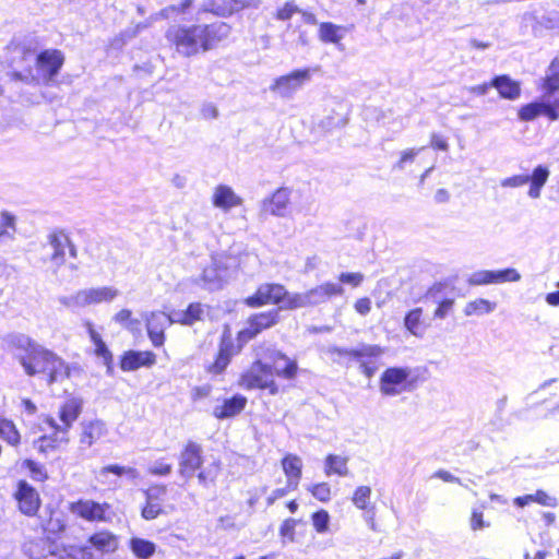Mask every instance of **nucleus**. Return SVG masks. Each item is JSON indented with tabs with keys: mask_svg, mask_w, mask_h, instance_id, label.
Wrapping results in <instances>:
<instances>
[{
	"mask_svg": "<svg viewBox=\"0 0 559 559\" xmlns=\"http://www.w3.org/2000/svg\"><path fill=\"white\" fill-rule=\"evenodd\" d=\"M343 294V287L332 282L322 283L305 292H289L282 283L264 282L258 285L252 294L245 297L242 304L249 309L276 306L275 309H280L281 312L314 307Z\"/></svg>",
	"mask_w": 559,
	"mask_h": 559,
	"instance_id": "obj_1",
	"label": "nucleus"
},
{
	"mask_svg": "<svg viewBox=\"0 0 559 559\" xmlns=\"http://www.w3.org/2000/svg\"><path fill=\"white\" fill-rule=\"evenodd\" d=\"M299 374V365L284 352L267 348L265 357L255 358L238 378V385L247 391L260 390L275 396L286 392L290 385L281 381L293 382Z\"/></svg>",
	"mask_w": 559,
	"mask_h": 559,
	"instance_id": "obj_2",
	"label": "nucleus"
},
{
	"mask_svg": "<svg viewBox=\"0 0 559 559\" xmlns=\"http://www.w3.org/2000/svg\"><path fill=\"white\" fill-rule=\"evenodd\" d=\"M16 360L28 377H40L52 384L71 376L70 366L53 350L44 347L29 337L14 344Z\"/></svg>",
	"mask_w": 559,
	"mask_h": 559,
	"instance_id": "obj_3",
	"label": "nucleus"
},
{
	"mask_svg": "<svg viewBox=\"0 0 559 559\" xmlns=\"http://www.w3.org/2000/svg\"><path fill=\"white\" fill-rule=\"evenodd\" d=\"M205 462L203 445L195 440H187L178 456L179 474L186 478L195 476L202 487H212L223 471V464L218 459Z\"/></svg>",
	"mask_w": 559,
	"mask_h": 559,
	"instance_id": "obj_4",
	"label": "nucleus"
},
{
	"mask_svg": "<svg viewBox=\"0 0 559 559\" xmlns=\"http://www.w3.org/2000/svg\"><path fill=\"white\" fill-rule=\"evenodd\" d=\"M224 24H204L178 27L167 33L168 40L185 56H194L213 49L223 39Z\"/></svg>",
	"mask_w": 559,
	"mask_h": 559,
	"instance_id": "obj_5",
	"label": "nucleus"
},
{
	"mask_svg": "<svg viewBox=\"0 0 559 559\" xmlns=\"http://www.w3.org/2000/svg\"><path fill=\"white\" fill-rule=\"evenodd\" d=\"M281 322L280 309H267L253 312L246 319V326L236 334L239 347L247 345L263 332L273 329Z\"/></svg>",
	"mask_w": 559,
	"mask_h": 559,
	"instance_id": "obj_6",
	"label": "nucleus"
},
{
	"mask_svg": "<svg viewBox=\"0 0 559 559\" xmlns=\"http://www.w3.org/2000/svg\"><path fill=\"white\" fill-rule=\"evenodd\" d=\"M418 377H413L411 370L404 367H389L379 379L380 392L384 396H395L411 392L417 388Z\"/></svg>",
	"mask_w": 559,
	"mask_h": 559,
	"instance_id": "obj_7",
	"label": "nucleus"
},
{
	"mask_svg": "<svg viewBox=\"0 0 559 559\" xmlns=\"http://www.w3.org/2000/svg\"><path fill=\"white\" fill-rule=\"evenodd\" d=\"M119 548V537L109 530H97L79 548L82 559H95L115 554Z\"/></svg>",
	"mask_w": 559,
	"mask_h": 559,
	"instance_id": "obj_8",
	"label": "nucleus"
},
{
	"mask_svg": "<svg viewBox=\"0 0 559 559\" xmlns=\"http://www.w3.org/2000/svg\"><path fill=\"white\" fill-rule=\"evenodd\" d=\"M383 354V348L379 345L364 344L358 348H345L340 350L343 358L355 360L359 364L361 372L368 378H372L378 370L377 359Z\"/></svg>",
	"mask_w": 559,
	"mask_h": 559,
	"instance_id": "obj_9",
	"label": "nucleus"
},
{
	"mask_svg": "<svg viewBox=\"0 0 559 559\" xmlns=\"http://www.w3.org/2000/svg\"><path fill=\"white\" fill-rule=\"evenodd\" d=\"M69 510L86 522L105 523L111 520V506L108 502L78 499L70 502Z\"/></svg>",
	"mask_w": 559,
	"mask_h": 559,
	"instance_id": "obj_10",
	"label": "nucleus"
},
{
	"mask_svg": "<svg viewBox=\"0 0 559 559\" xmlns=\"http://www.w3.org/2000/svg\"><path fill=\"white\" fill-rule=\"evenodd\" d=\"M64 61V53L56 48L44 49L37 53L35 67L39 78L46 85L55 82Z\"/></svg>",
	"mask_w": 559,
	"mask_h": 559,
	"instance_id": "obj_11",
	"label": "nucleus"
},
{
	"mask_svg": "<svg viewBox=\"0 0 559 559\" xmlns=\"http://www.w3.org/2000/svg\"><path fill=\"white\" fill-rule=\"evenodd\" d=\"M43 421L51 429V433H44L34 440L33 445L41 455L60 451L70 441L68 432L60 430L55 418L46 415Z\"/></svg>",
	"mask_w": 559,
	"mask_h": 559,
	"instance_id": "obj_12",
	"label": "nucleus"
},
{
	"mask_svg": "<svg viewBox=\"0 0 559 559\" xmlns=\"http://www.w3.org/2000/svg\"><path fill=\"white\" fill-rule=\"evenodd\" d=\"M549 169L545 165L536 166L531 175H514L501 181L502 187L518 188L530 183L528 195L532 199L540 197L542 188L549 178Z\"/></svg>",
	"mask_w": 559,
	"mask_h": 559,
	"instance_id": "obj_13",
	"label": "nucleus"
},
{
	"mask_svg": "<svg viewBox=\"0 0 559 559\" xmlns=\"http://www.w3.org/2000/svg\"><path fill=\"white\" fill-rule=\"evenodd\" d=\"M13 498L16 502L17 510L22 514L28 518L37 515L41 507V499L36 488L25 479H20L16 483Z\"/></svg>",
	"mask_w": 559,
	"mask_h": 559,
	"instance_id": "obj_14",
	"label": "nucleus"
},
{
	"mask_svg": "<svg viewBox=\"0 0 559 559\" xmlns=\"http://www.w3.org/2000/svg\"><path fill=\"white\" fill-rule=\"evenodd\" d=\"M47 240L51 248L49 260L53 266L59 267L66 263L67 252L73 259L78 257L76 247L64 230L56 229L51 231Z\"/></svg>",
	"mask_w": 559,
	"mask_h": 559,
	"instance_id": "obj_15",
	"label": "nucleus"
},
{
	"mask_svg": "<svg viewBox=\"0 0 559 559\" xmlns=\"http://www.w3.org/2000/svg\"><path fill=\"white\" fill-rule=\"evenodd\" d=\"M242 347L236 346L229 336H223L218 343L217 353L211 364L205 367V371L212 376H218L225 372L231 359Z\"/></svg>",
	"mask_w": 559,
	"mask_h": 559,
	"instance_id": "obj_16",
	"label": "nucleus"
},
{
	"mask_svg": "<svg viewBox=\"0 0 559 559\" xmlns=\"http://www.w3.org/2000/svg\"><path fill=\"white\" fill-rule=\"evenodd\" d=\"M119 368L123 372H131L139 370L141 368H153L157 364V355L150 349L145 350H135L128 349L124 350L119 356Z\"/></svg>",
	"mask_w": 559,
	"mask_h": 559,
	"instance_id": "obj_17",
	"label": "nucleus"
},
{
	"mask_svg": "<svg viewBox=\"0 0 559 559\" xmlns=\"http://www.w3.org/2000/svg\"><path fill=\"white\" fill-rule=\"evenodd\" d=\"M540 116L547 117L550 121L558 120L559 99H556L552 103L535 100L525 104L518 109V117L521 121L524 122L533 121Z\"/></svg>",
	"mask_w": 559,
	"mask_h": 559,
	"instance_id": "obj_18",
	"label": "nucleus"
},
{
	"mask_svg": "<svg viewBox=\"0 0 559 559\" xmlns=\"http://www.w3.org/2000/svg\"><path fill=\"white\" fill-rule=\"evenodd\" d=\"M174 323V320L163 312H151L145 320L146 334L156 348L163 347L166 343V330Z\"/></svg>",
	"mask_w": 559,
	"mask_h": 559,
	"instance_id": "obj_19",
	"label": "nucleus"
},
{
	"mask_svg": "<svg viewBox=\"0 0 559 559\" xmlns=\"http://www.w3.org/2000/svg\"><path fill=\"white\" fill-rule=\"evenodd\" d=\"M167 492L166 485H152L145 491V503L141 509L143 519L150 521L164 513L163 501Z\"/></svg>",
	"mask_w": 559,
	"mask_h": 559,
	"instance_id": "obj_20",
	"label": "nucleus"
},
{
	"mask_svg": "<svg viewBox=\"0 0 559 559\" xmlns=\"http://www.w3.org/2000/svg\"><path fill=\"white\" fill-rule=\"evenodd\" d=\"M247 396L236 393L229 397L223 399L212 409V416L217 420L231 419L239 416L247 407Z\"/></svg>",
	"mask_w": 559,
	"mask_h": 559,
	"instance_id": "obj_21",
	"label": "nucleus"
},
{
	"mask_svg": "<svg viewBox=\"0 0 559 559\" xmlns=\"http://www.w3.org/2000/svg\"><path fill=\"white\" fill-rule=\"evenodd\" d=\"M372 490L369 486L361 485L355 488L352 495L353 504L364 512V519L372 531H377L376 506L371 502Z\"/></svg>",
	"mask_w": 559,
	"mask_h": 559,
	"instance_id": "obj_22",
	"label": "nucleus"
},
{
	"mask_svg": "<svg viewBox=\"0 0 559 559\" xmlns=\"http://www.w3.org/2000/svg\"><path fill=\"white\" fill-rule=\"evenodd\" d=\"M309 79L310 71L308 69L294 70L288 74L277 78L272 85V90L278 92L282 96H289Z\"/></svg>",
	"mask_w": 559,
	"mask_h": 559,
	"instance_id": "obj_23",
	"label": "nucleus"
},
{
	"mask_svg": "<svg viewBox=\"0 0 559 559\" xmlns=\"http://www.w3.org/2000/svg\"><path fill=\"white\" fill-rule=\"evenodd\" d=\"M292 190L286 187L276 189L262 201V212L266 215L284 216L290 204Z\"/></svg>",
	"mask_w": 559,
	"mask_h": 559,
	"instance_id": "obj_24",
	"label": "nucleus"
},
{
	"mask_svg": "<svg viewBox=\"0 0 559 559\" xmlns=\"http://www.w3.org/2000/svg\"><path fill=\"white\" fill-rule=\"evenodd\" d=\"M118 296V290L111 286L87 288L79 290L74 300L80 306H90L100 302H109Z\"/></svg>",
	"mask_w": 559,
	"mask_h": 559,
	"instance_id": "obj_25",
	"label": "nucleus"
},
{
	"mask_svg": "<svg viewBox=\"0 0 559 559\" xmlns=\"http://www.w3.org/2000/svg\"><path fill=\"white\" fill-rule=\"evenodd\" d=\"M288 489H297L302 477V461L297 454L286 453L281 460Z\"/></svg>",
	"mask_w": 559,
	"mask_h": 559,
	"instance_id": "obj_26",
	"label": "nucleus"
},
{
	"mask_svg": "<svg viewBox=\"0 0 559 559\" xmlns=\"http://www.w3.org/2000/svg\"><path fill=\"white\" fill-rule=\"evenodd\" d=\"M82 412V401L76 397L66 400L59 408L58 416L61 424L58 428L69 433L74 421L79 418Z\"/></svg>",
	"mask_w": 559,
	"mask_h": 559,
	"instance_id": "obj_27",
	"label": "nucleus"
},
{
	"mask_svg": "<svg viewBox=\"0 0 559 559\" xmlns=\"http://www.w3.org/2000/svg\"><path fill=\"white\" fill-rule=\"evenodd\" d=\"M110 474L114 475L116 478H121V477L135 478L138 476L136 469L131 466H123V465H119V464H109V465L100 467L95 473V477L99 484L115 488L116 483L108 479V476Z\"/></svg>",
	"mask_w": 559,
	"mask_h": 559,
	"instance_id": "obj_28",
	"label": "nucleus"
},
{
	"mask_svg": "<svg viewBox=\"0 0 559 559\" xmlns=\"http://www.w3.org/2000/svg\"><path fill=\"white\" fill-rule=\"evenodd\" d=\"M212 204L225 212L233 207L240 206L242 199L235 193V191L226 185H218L212 195Z\"/></svg>",
	"mask_w": 559,
	"mask_h": 559,
	"instance_id": "obj_29",
	"label": "nucleus"
},
{
	"mask_svg": "<svg viewBox=\"0 0 559 559\" xmlns=\"http://www.w3.org/2000/svg\"><path fill=\"white\" fill-rule=\"evenodd\" d=\"M80 429L79 443L82 449L91 448L105 432L104 425L98 420L83 421Z\"/></svg>",
	"mask_w": 559,
	"mask_h": 559,
	"instance_id": "obj_30",
	"label": "nucleus"
},
{
	"mask_svg": "<svg viewBox=\"0 0 559 559\" xmlns=\"http://www.w3.org/2000/svg\"><path fill=\"white\" fill-rule=\"evenodd\" d=\"M492 87L498 91L501 98L514 100L521 95L520 82L512 80L507 74L497 75L491 79Z\"/></svg>",
	"mask_w": 559,
	"mask_h": 559,
	"instance_id": "obj_31",
	"label": "nucleus"
},
{
	"mask_svg": "<svg viewBox=\"0 0 559 559\" xmlns=\"http://www.w3.org/2000/svg\"><path fill=\"white\" fill-rule=\"evenodd\" d=\"M538 90L545 96H551L559 91V58L555 57L547 67L545 75L542 78Z\"/></svg>",
	"mask_w": 559,
	"mask_h": 559,
	"instance_id": "obj_32",
	"label": "nucleus"
},
{
	"mask_svg": "<svg viewBox=\"0 0 559 559\" xmlns=\"http://www.w3.org/2000/svg\"><path fill=\"white\" fill-rule=\"evenodd\" d=\"M87 334L94 345V354L103 359V362L110 368L114 364V355L103 341L102 335L95 330L92 322L85 323Z\"/></svg>",
	"mask_w": 559,
	"mask_h": 559,
	"instance_id": "obj_33",
	"label": "nucleus"
},
{
	"mask_svg": "<svg viewBox=\"0 0 559 559\" xmlns=\"http://www.w3.org/2000/svg\"><path fill=\"white\" fill-rule=\"evenodd\" d=\"M250 5L249 0H211L209 11L217 16H230Z\"/></svg>",
	"mask_w": 559,
	"mask_h": 559,
	"instance_id": "obj_34",
	"label": "nucleus"
},
{
	"mask_svg": "<svg viewBox=\"0 0 559 559\" xmlns=\"http://www.w3.org/2000/svg\"><path fill=\"white\" fill-rule=\"evenodd\" d=\"M40 525L48 537L59 536L67 530L64 514L58 509H49L48 516L41 520Z\"/></svg>",
	"mask_w": 559,
	"mask_h": 559,
	"instance_id": "obj_35",
	"label": "nucleus"
},
{
	"mask_svg": "<svg viewBox=\"0 0 559 559\" xmlns=\"http://www.w3.org/2000/svg\"><path fill=\"white\" fill-rule=\"evenodd\" d=\"M226 270L222 264L212 263L203 269L200 281L211 288H221L226 282Z\"/></svg>",
	"mask_w": 559,
	"mask_h": 559,
	"instance_id": "obj_36",
	"label": "nucleus"
},
{
	"mask_svg": "<svg viewBox=\"0 0 559 559\" xmlns=\"http://www.w3.org/2000/svg\"><path fill=\"white\" fill-rule=\"evenodd\" d=\"M346 28L332 22H322L319 24L318 36L324 44L341 45Z\"/></svg>",
	"mask_w": 559,
	"mask_h": 559,
	"instance_id": "obj_37",
	"label": "nucleus"
},
{
	"mask_svg": "<svg viewBox=\"0 0 559 559\" xmlns=\"http://www.w3.org/2000/svg\"><path fill=\"white\" fill-rule=\"evenodd\" d=\"M404 325L415 336H423L426 330L424 310L420 307L411 309L404 318Z\"/></svg>",
	"mask_w": 559,
	"mask_h": 559,
	"instance_id": "obj_38",
	"label": "nucleus"
},
{
	"mask_svg": "<svg viewBox=\"0 0 559 559\" xmlns=\"http://www.w3.org/2000/svg\"><path fill=\"white\" fill-rule=\"evenodd\" d=\"M348 457L336 454H328L324 460V474L326 476L337 475L341 477L348 476L347 466Z\"/></svg>",
	"mask_w": 559,
	"mask_h": 559,
	"instance_id": "obj_39",
	"label": "nucleus"
},
{
	"mask_svg": "<svg viewBox=\"0 0 559 559\" xmlns=\"http://www.w3.org/2000/svg\"><path fill=\"white\" fill-rule=\"evenodd\" d=\"M128 546L138 559H148L156 552V544L141 537H131Z\"/></svg>",
	"mask_w": 559,
	"mask_h": 559,
	"instance_id": "obj_40",
	"label": "nucleus"
},
{
	"mask_svg": "<svg viewBox=\"0 0 559 559\" xmlns=\"http://www.w3.org/2000/svg\"><path fill=\"white\" fill-rule=\"evenodd\" d=\"M0 438L13 448L22 442L21 432L14 421L4 417H0Z\"/></svg>",
	"mask_w": 559,
	"mask_h": 559,
	"instance_id": "obj_41",
	"label": "nucleus"
},
{
	"mask_svg": "<svg viewBox=\"0 0 559 559\" xmlns=\"http://www.w3.org/2000/svg\"><path fill=\"white\" fill-rule=\"evenodd\" d=\"M203 318L204 305L199 301H194L187 306L177 322L181 325H193L195 322L203 320Z\"/></svg>",
	"mask_w": 559,
	"mask_h": 559,
	"instance_id": "obj_42",
	"label": "nucleus"
},
{
	"mask_svg": "<svg viewBox=\"0 0 559 559\" xmlns=\"http://www.w3.org/2000/svg\"><path fill=\"white\" fill-rule=\"evenodd\" d=\"M496 306L497 305L493 301L485 298H477L475 300L468 301L465 305L464 314L471 317L490 313L496 309Z\"/></svg>",
	"mask_w": 559,
	"mask_h": 559,
	"instance_id": "obj_43",
	"label": "nucleus"
},
{
	"mask_svg": "<svg viewBox=\"0 0 559 559\" xmlns=\"http://www.w3.org/2000/svg\"><path fill=\"white\" fill-rule=\"evenodd\" d=\"M306 490L311 495V497L321 502L329 503L332 500V487L328 481H318L310 484L307 486Z\"/></svg>",
	"mask_w": 559,
	"mask_h": 559,
	"instance_id": "obj_44",
	"label": "nucleus"
},
{
	"mask_svg": "<svg viewBox=\"0 0 559 559\" xmlns=\"http://www.w3.org/2000/svg\"><path fill=\"white\" fill-rule=\"evenodd\" d=\"M311 525L317 534L330 532L331 515L328 510L320 508L310 514Z\"/></svg>",
	"mask_w": 559,
	"mask_h": 559,
	"instance_id": "obj_45",
	"label": "nucleus"
},
{
	"mask_svg": "<svg viewBox=\"0 0 559 559\" xmlns=\"http://www.w3.org/2000/svg\"><path fill=\"white\" fill-rule=\"evenodd\" d=\"M22 466L27 469L29 477L37 483H45L49 476L46 467L32 459H25Z\"/></svg>",
	"mask_w": 559,
	"mask_h": 559,
	"instance_id": "obj_46",
	"label": "nucleus"
},
{
	"mask_svg": "<svg viewBox=\"0 0 559 559\" xmlns=\"http://www.w3.org/2000/svg\"><path fill=\"white\" fill-rule=\"evenodd\" d=\"M301 521L295 518H286L282 521L278 535L284 543L296 542V528Z\"/></svg>",
	"mask_w": 559,
	"mask_h": 559,
	"instance_id": "obj_47",
	"label": "nucleus"
},
{
	"mask_svg": "<svg viewBox=\"0 0 559 559\" xmlns=\"http://www.w3.org/2000/svg\"><path fill=\"white\" fill-rule=\"evenodd\" d=\"M194 0H181L178 4H170L160 10V16L175 19L183 15L193 7Z\"/></svg>",
	"mask_w": 559,
	"mask_h": 559,
	"instance_id": "obj_48",
	"label": "nucleus"
},
{
	"mask_svg": "<svg viewBox=\"0 0 559 559\" xmlns=\"http://www.w3.org/2000/svg\"><path fill=\"white\" fill-rule=\"evenodd\" d=\"M425 147H418V148H407V150H404L399 159L396 160V163L394 164V168L395 169H399V170H403L405 169L408 165L413 164L417 157V155L424 151Z\"/></svg>",
	"mask_w": 559,
	"mask_h": 559,
	"instance_id": "obj_49",
	"label": "nucleus"
},
{
	"mask_svg": "<svg viewBox=\"0 0 559 559\" xmlns=\"http://www.w3.org/2000/svg\"><path fill=\"white\" fill-rule=\"evenodd\" d=\"M520 273L512 267H508L504 270L492 271V282L497 283H506V282H518L520 281Z\"/></svg>",
	"mask_w": 559,
	"mask_h": 559,
	"instance_id": "obj_50",
	"label": "nucleus"
},
{
	"mask_svg": "<svg viewBox=\"0 0 559 559\" xmlns=\"http://www.w3.org/2000/svg\"><path fill=\"white\" fill-rule=\"evenodd\" d=\"M467 283L471 286H481V285L493 284L492 271L483 270V271L475 272L468 277Z\"/></svg>",
	"mask_w": 559,
	"mask_h": 559,
	"instance_id": "obj_51",
	"label": "nucleus"
},
{
	"mask_svg": "<svg viewBox=\"0 0 559 559\" xmlns=\"http://www.w3.org/2000/svg\"><path fill=\"white\" fill-rule=\"evenodd\" d=\"M338 281L348 284L352 287H358L362 284L365 276L360 272H344L338 275Z\"/></svg>",
	"mask_w": 559,
	"mask_h": 559,
	"instance_id": "obj_52",
	"label": "nucleus"
},
{
	"mask_svg": "<svg viewBox=\"0 0 559 559\" xmlns=\"http://www.w3.org/2000/svg\"><path fill=\"white\" fill-rule=\"evenodd\" d=\"M114 321L122 326L130 328L138 323V320L133 319V313L130 309H121L114 316Z\"/></svg>",
	"mask_w": 559,
	"mask_h": 559,
	"instance_id": "obj_53",
	"label": "nucleus"
},
{
	"mask_svg": "<svg viewBox=\"0 0 559 559\" xmlns=\"http://www.w3.org/2000/svg\"><path fill=\"white\" fill-rule=\"evenodd\" d=\"M534 502L543 507L555 508L558 506V501L555 497L550 496L547 491L538 489L534 493Z\"/></svg>",
	"mask_w": 559,
	"mask_h": 559,
	"instance_id": "obj_54",
	"label": "nucleus"
},
{
	"mask_svg": "<svg viewBox=\"0 0 559 559\" xmlns=\"http://www.w3.org/2000/svg\"><path fill=\"white\" fill-rule=\"evenodd\" d=\"M299 10L294 2H285L281 8H278L275 12V17L281 21L289 20L295 13Z\"/></svg>",
	"mask_w": 559,
	"mask_h": 559,
	"instance_id": "obj_55",
	"label": "nucleus"
},
{
	"mask_svg": "<svg viewBox=\"0 0 559 559\" xmlns=\"http://www.w3.org/2000/svg\"><path fill=\"white\" fill-rule=\"evenodd\" d=\"M454 306V299L452 298H444L442 299L437 308L435 309L433 317L437 319H443L445 318L453 309Z\"/></svg>",
	"mask_w": 559,
	"mask_h": 559,
	"instance_id": "obj_56",
	"label": "nucleus"
},
{
	"mask_svg": "<svg viewBox=\"0 0 559 559\" xmlns=\"http://www.w3.org/2000/svg\"><path fill=\"white\" fill-rule=\"evenodd\" d=\"M15 229V218L8 212L1 213V224H0V238L4 235H8L10 230L14 231Z\"/></svg>",
	"mask_w": 559,
	"mask_h": 559,
	"instance_id": "obj_57",
	"label": "nucleus"
},
{
	"mask_svg": "<svg viewBox=\"0 0 559 559\" xmlns=\"http://www.w3.org/2000/svg\"><path fill=\"white\" fill-rule=\"evenodd\" d=\"M173 465L170 463L159 461L148 468V473L155 476H167L171 473Z\"/></svg>",
	"mask_w": 559,
	"mask_h": 559,
	"instance_id": "obj_58",
	"label": "nucleus"
},
{
	"mask_svg": "<svg viewBox=\"0 0 559 559\" xmlns=\"http://www.w3.org/2000/svg\"><path fill=\"white\" fill-rule=\"evenodd\" d=\"M211 393L212 386L210 384L198 385L191 390V400L193 402H199L204 399H207L211 395Z\"/></svg>",
	"mask_w": 559,
	"mask_h": 559,
	"instance_id": "obj_59",
	"label": "nucleus"
},
{
	"mask_svg": "<svg viewBox=\"0 0 559 559\" xmlns=\"http://www.w3.org/2000/svg\"><path fill=\"white\" fill-rule=\"evenodd\" d=\"M489 524L484 521V514L479 510H473L471 513V528L479 531L487 527Z\"/></svg>",
	"mask_w": 559,
	"mask_h": 559,
	"instance_id": "obj_60",
	"label": "nucleus"
},
{
	"mask_svg": "<svg viewBox=\"0 0 559 559\" xmlns=\"http://www.w3.org/2000/svg\"><path fill=\"white\" fill-rule=\"evenodd\" d=\"M354 309L357 313L366 316L371 310V299L369 297H360L354 302Z\"/></svg>",
	"mask_w": 559,
	"mask_h": 559,
	"instance_id": "obj_61",
	"label": "nucleus"
},
{
	"mask_svg": "<svg viewBox=\"0 0 559 559\" xmlns=\"http://www.w3.org/2000/svg\"><path fill=\"white\" fill-rule=\"evenodd\" d=\"M430 146L436 151L445 152L449 150L448 141L445 140V138L438 133H432L430 135Z\"/></svg>",
	"mask_w": 559,
	"mask_h": 559,
	"instance_id": "obj_62",
	"label": "nucleus"
},
{
	"mask_svg": "<svg viewBox=\"0 0 559 559\" xmlns=\"http://www.w3.org/2000/svg\"><path fill=\"white\" fill-rule=\"evenodd\" d=\"M295 491V489H288V485L283 488H277L271 492V495L266 498V506L271 507L275 503L276 500L285 497L288 492Z\"/></svg>",
	"mask_w": 559,
	"mask_h": 559,
	"instance_id": "obj_63",
	"label": "nucleus"
},
{
	"mask_svg": "<svg viewBox=\"0 0 559 559\" xmlns=\"http://www.w3.org/2000/svg\"><path fill=\"white\" fill-rule=\"evenodd\" d=\"M436 478H439L445 483H454V484H461V479L454 475H452L450 472L445 469H439L433 473L432 475Z\"/></svg>",
	"mask_w": 559,
	"mask_h": 559,
	"instance_id": "obj_64",
	"label": "nucleus"
}]
</instances>
